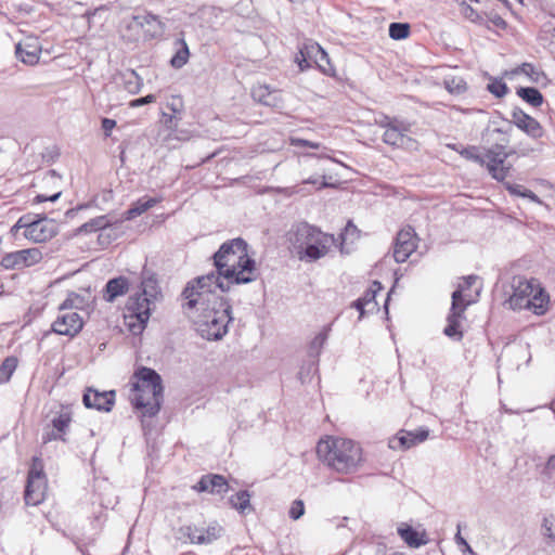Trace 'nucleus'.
<instances>
[{
	"label": "nucleus",
	"mask_w": 555,
	"mask_h": 555,
	"mask_svg": "<svg viewBox=\"0 0 555 555\" xmlns=\"http://www.w3.org/2000/svg\"><path fill=\"white\" fill-rule=\"evenodd\" d=\"M216 272L193 279L195 284L228 293L231 285L248 284L257 279L256 261L248 256V244L242 237L222 243L212 255Z\"/></svg>",
	"instance_id": "1"
},
{
	"label": "nucleus",
	"mask_w": 555,
	"mask_h": 555,
	"mask_svg": "<svg viewBox=\"0 0 555 555\" xmlns=\"http://www.w3.org/2000/svg\"><path fill=\"white\" fill-rule=\"evenodd\" d=\"M217 289L188 282L182 292L185 299L183 309L198 311L194 321L198 335L207 340H219L228 333L232 322V306L229 300L217 294Z\"/></svg>",
	"instance_id": "2"
},
{
	"label": "nucleus",
	"mask_w": 555,
	"mask_h": 555,
	"mask_svg": "<svg viewBox=\"0 0 555 555\" xmlns=\"http://www.w3.org/2000/svg\"><path fill=\"white\" fill-rule=\"evenodd\" d=\"M287 240L299 260L314 262L327 255L336 238L306 221L294 224Z\"/></svg>",
	"instance_id": "3"
},
{
	"label": "nucleus",
	"mask_w": 555,
	"mask_h": 555,
	"mask_svg": "<svg viewBox=\"0 0 555 555\" xmlns=\"http://www.w3.org/2000/svg\"><path fill=\"white\" fill-rule=\"evenodd\" d=\"M319 460L332 470L339 474L354 473L361 465L362 449L351 439L327 437L317 446Z\"/></svg>",
	"instance_id": "4"
},
{
	"label": "nucleus",
	"mask_w": 555,
	"mask_h": 555,
	"mask_svg": "<svg viewBox=\"0 0 555 555\" xmlns=\"http://www.w3.org/2000/svg\"><path fill=\"white\" fill-rule=\"evenodd\" d=\"M134 377L138 382L133 385L135 393L131 400L132 405L135 410H142L143 417H154L164 398L162 377L154 369L146 366L139 367Z\"/></svg>",
	"instance_id": "5"
},
{
	"label": "nucleus",
	"mask_w": 555,
	"mask_h": 555,
	"mask_svg": "<svg viewBox=\"0 0 555 555\" xmlns=\"http://www.w3.org/2000/svg\"><path fill=\"white\" fill-rule=\"evenodd\" d=\"M153 300L134 293L129 296L125 307V323L133 335L141 334L151 317Z\"/></svg>",
	"instance_id": "6"
},
{
	"label": "nucleus",
	"mask_w": 555,
	"mask_h": 555,
	"mask_svg": "<svg viewBox=\"0 0 555 555\" xmlns=\"http://www.w3.org/2000/svg\"><path fill=\"white\" fill-rule=\"evenodd\" d=\"M470 301H465L461 289H455L452 293V302L450 312L447 317V326L443 333L449 338L461 340L463 332L461 331V320L464 318V312Z\"/></svg>",
	"instance_id": "7"
},
{
	"label": "nucleus",
	"mask_w": 555,
	"mask_h": 555,
	"mask_svg": "<svg viewBox=\"0 0 555 555\" xmlns=\"http://www.w3.org/2000/svg\"><path fill=\"white\" fill-rule=\"evenodd\" d=\"M506 152L504 145L495 144L483 154V165L489 170L491 177L496 181H504L508 175V167H504L506 158L511 155Z\"/></svg>",
	"instance_id": "8"
},
{
	"label": "nucleus",
	"mask_w": 555,
	"mask_h": 555,
	"mask_svg": "<svg viewBox=\"0 0 555 555\" xmlns=\"http://www.w3.org/2000/svg\"><path fill=\"white\" fill-rule=\"evenodd\" d=\"M41 259V250L33 247L5 254L0 261V266L5 270H21L40 262Z\"/></svg>",
	"instance_id": "9"
},
{
	"label": "nucleus",
	"mask_w": 555,
	"mask_h": 555,
	"mask_svg": "<svg viewBox=\"0 0 555 555\" xmlns=\"http://www.w3.org/2000/svg\"><path fill=\"white\" fill-rule=\"evenodd\" d=\"M535 280H526L521 276L513 278L512 289L513 293L509 295L506 304H508L509 308L513 310H521L526 309L529 305L530 296L532 294L533 285Z\"/></svg>",
	"instance_id": "10"
},
{
	"label": "nucleus",
	"mask_w": 555,
	"mask_h": 555,
	"mask_svg": "<svg viewBox=\"0 0 555 555\" xmlns=\"http://www.w3.org/2000/svg\"><path fill=\"white\" fill-rule=\"evenodd\" d=\"M415 248L416 243L414 229L408 227L405 229L400 230L397 233L393 244V258L396 262L402 263L406 261V259L411 256Z\"/></svg>",
	"instance_id": "11"
},
{
	"label": "nucleus",
	"mask_w": 555,
	"mask_h": 555,
	"mask_svg": "<svg viewBox=\"0 0 555 555\" xmlns=\"http://www.w3.org/2000/svg\"><path fill=\"white\" fill-rule=\"evenodd\" d=\"M429 436L427 428H420L415 431L400 430L388 441V447L396 451H405L424 442Z\"/></svg>",
	"instance_id": "12"
},
{
	"label": "nucleus",
	"mask_w": 555,
	"mask_h": 555,
	"mask_svg": "<svg viewBox=\"0 0 555 555\" xmlns=\"http://www.w3.org/2000/svg\"><path fill=\"white\" fill-rule=\"evenodd\" d=\"M83 327V321L78 312L67 311L60 313L52 323V330L59 335L74 337Z\"/></svg>",
	"instance_id": "13"
},
{
	"label": "nucleus",
	"mask_w": 555,
	"mask_h": 555,
	"mask_svg": "<svg viewBox=\"0 0 555 555\" xmlns=\"http://www.w3.org/2000/svg\"><path fill=\"white\" fill-rule=\"evenodd\" d=\"M115 390L99 391L93 388H87L82 396V402L87 409L109 412L115 403Z\"/></svg>",
	"instance_id": "14"
},
{
	"label": "nucleus",
	"mask_w": 555,
	"mask_h": 555,
	"mask_svg": "<svg viewBox=\"0 0 555 555\" xmlns=\"http://www.w3.org/2000/svg\"><path fill=\"white\" fill-rule=\"evenodd\" d=\"M56 233L57 229L54 221L42 215L38 222L30 227V230L24 231V236L35 243H43L52 238Z\"/></svg>",
	"instance_id": "15"
},
{
	"label": "nucleus",
	"mask_w": 555,
	"mask_h": 555,
	"mask_svg": "<svg viewBox=\"0 0 555 555\" xmlns=\"http://www.w3.org/2000/svg\"><path fill=\"white\" fill-rule=\"evenodd\" d=\"M513 124L532 139H539L543 135V128L532 116L525 113L521 108L515 107L512 112Z\"/></svg>",
	"instance_id": "16"
},
{
	"label": "nucleus",
	"mask_w": 555,
	"mask_h": 555,
	"mask_svg": "<svg viewBox=\"0 0 555 555\" xmlns=\"http://www.w3.org/2000/svg\"><path fill=\"white\" fill-rule=\"evenodd\" d=\"M197 492H209L212 494H223L229 490L227 479L218 474L204 475L193 487Z\"/></svg>",
	"instance_id": "17"
},
{
	"label": "nucleus",
	"mask_w": 555,
	"mask_h": 555,
	"mask_svg": "<svg viewBox=\"0 0 555 555\" xmlns=\"http://www.w3.org/2000/svg\"><path fill=\"white\" fill-rule=\"evenodd\" d=\"M47 478H27L24 500L27 505L36 506L44 500Z\"/></svg>",
	"instance_id": "18"
},
{
	"label": "nucleus",
	"mask_w": 555,
	"mask_h": 555,
	"mask_svg": "<svg viewBox=\"0 0 555 555\" xmlns=\"http://www.w3.org/2000/svg\"><path fill=\"white\" fill-rule=\"evenodd\" d=\"M129 288L128 278L119 275L109 279L102 291V298L106 302H114L118 297L126 295Z\"/></svg>",
	"instance_id": "19"
},
{
	"label": "nucleus",
	"mask_w": 555,
	"mask_h": 555,
	"mask_svg": "<svg viewBox=\"0 0 555 555\" xmlns=\"http://www.w3.org/2000/svg\"><path fill=\"white\" fill-rule=\"evenodd\" d=\"M410 131V124L405 120L395 121L393 126L387 128L383 133V142L393 147L403 146L405 140H410L406 133Z\"/></svg>",
	"instance_id": "20"
},
{
	"label": "nucleus",
	"mask_w": 555,
	"mask_h": 555,
	"mask_svg": "<svg viewBox=\"0 0 555 555\" xmlns=\"http://www.w3.org/2000/svg\"><path fill=\"white\" fill-rule=\"evenodd\" d=\"M332 325L327 324L323 326L321 332L315 335V337L312 339V341L309 345L308 349V356L311 358V362L308 364L307 367V375H309L312 371H317V364L319 361V356L321 353V349L323 348L324 344L326 343L330 332H331Z\"/></svg>",
	"instance_id": "21"
},
{
	"label": "nucleus",
	"mask_w": 555,
	"mask_h": 555,
	"mask_svg": "<svg viewBox=\"0 0 555 555\" xmlns=\"http://www.w3.org/2000/svg\"><path fill=\"white\" fill-rule=\"evenodd\" d=\"M397 532L409 547L420 548L428 543L425 531L420 532L406 522H401L397 528Z\"/></svg>",
	"instance_id": "22"
},
{
	"label": "nucleus",
	"mask_w": 555,
	"mask_h": 555,
	"mask_svg": "<svg viewBox=\"0 0 555 555\" xmlns=\"http://www.w3.org/2000/svg\"><path fill=\"white\" fill-rule=\"evenodd\" d=\"M529 300L530 302L526 309L531 310L534 314L543 315L548 310L550 296L537 281L534 282Z\"/></svg>",
	"instance_id": "23"
},
{
	"label": "nucleus",
	"mask_w": 555,
	"mask_h": 555,
	"mask_svg": "<svg viewBox=\"0 0 555 555\" xmlns=\"http://www.w3.org/2000/svg\"><path fill=\"white\" fill-rule=\"evenodd\" d=\"M309 50L310 54H312V61L319 70L326 76H335V68L331 63L327 52L317 42H310Z\"/></svg>",
	"instance_id": "24"
},
{
	"label": "nucleus",
	"mask_w": 555,
	"mask_h": 555,
	"mask_svg": "<svg viewBox=\"0 0 555 555\" xmlns=\"http://www.w3.org/2000/svg\"><path fill=\"white\" fill-rule=\"evenodd\" d=\"M138 293L152 300H156L157 297L162 295L155 273L143 269L140 283V292Z\"/></svg>",
	"instance_id": "25"
},
{
	"label": "nucleus",
	"mask_w": 555,
	"mask_h": 555,
	"mask_svg": "<svg viewBox=\"0 0 555 555\" xmlns=\"http://www.w3.org/2000/svg\"><path fill=\"white\" fill-rule=\"evenodd\" d=\"M160 202L157 197H142L134 202L129 209L124 212L125 220H132L135 217L144 214L150 208L154 207Z\"/></svg>",
	"instance_id": "26"
},
{
	"label": "nucleus",
	"mask_w": 555,
	"mask_h": 555,
	"mask_svg": "<svg viewBox=\"0 0 555 555\" xmlns=\"http://www.w3.org/2000/svg\"><path fill=\"white\" fill-rule=\"evenodd\" d=\"M40 49L35 44L29 43H17L15 47V54L17 59L27 64L34 65L39 61Z\"/></svg>",
	"instance_id": "27"
},
{
	"label": "nucleus",
	"mask_w": 555,
	"mask_h": 555,
	"mask_svg": "<svg viewBox=\"0 0 555 555\" xmlns=\"http://www.w3.org/2000/svg\"><path fill=\"white\" fill-rule=\"evenodd\" d=\"M250 498L251 494L248 490H241L229 498V503L232 508L244 515L254 512V507L250 504Z\"/></svg>",
	"instance_id": "28"
},
{
	"label": "nucleus",
	"mask_w": 555,
	"mask_h": 555,
	"mask_svg": "<svg viewBox=\"0 0 555 555\" xmlns=\"http://www.w3.org/2000/svg\"><path fill=\"white\" fill-rule=\"evenodd\" d=\"M120 80L124 88L131 94H137L143 87V79L138 75L134 69H126L119 73Z\"/></svg>",
	"instance_id": "29"
},
{
	"label": "nucleus",
	"mask_w": 555,
	"mask_h": 555,
	"mask_svg": "<svg viewBox=\"0 0 555 555\" xmlns=\"http://www.w3.org/2000/svg\"><path fill=\"white\" fill-rule=\"evenodd\" d=\"M514 74H524L526 75L530 81L538 83V85H545L547 79V76L544 72L538 69L533 64L531 63H522L518 67H516L513 72Z\"/></svg>",
	"instance_id": "30"
},
{
	"label": "nucleus",
	"mask_w": 555,
	"mask_h": 555,
	"mask_svg": "<svg viewBox=\"0 0 555 555\" xmlns=\"http://www.w3.org/2000/svg\"><path fill=\"white\" fill-rule=\"evenodd\" d=\"M176 44L179 47L175 54L171 56L169 63L172 68L180 69L188 63L190 57V50L184 38L177 39Z\"/></svg>",
	"instance_id": "31"
},
{
	"label": "nucleus",
	"mask_w": 555,
	"mask_h": 555,
	"mask_svg": "<svg viewBox=\"0 0 555 555\" xmlns=\"http://www.w3.org/2000/svg\"><path fill=\"white\" fill-rule=\"evenodd\" d=\"M516 94L533 107L541 106L544 101L543 94L534 87H519Z\"/></svg>",
	"instance_id": "32"
},
{
	"label": "nucleus",
	"mask_w": 555,
	"mask_h": 555,
	"mask_svg": "<svg viewBox=\"0 0 555 555\" xmlns=\"http://www.w3.org/2000/svg\"><path fill=\"white\" fill-rule=\"evenodd\" d=\"M253 99L267 106H275L278 102L276 93L271 91L268 86H258L251 91Z\"/></svg>",
	"instance_id": "33"
},
{
	"label": "nucleus",
	"mask_w": 555,
	"mask_h": 555,
	"mask_svg": "<svg viewBox=\"0 0 555 555\" xmlns=\"http://www.w3.org/2000/svg\"><path fill=\"white\" fill-rule=\"evenodd\" d=\"M502 182L504 184V188L508 191L511 195L528 198L533 203L541 204V199L539 198V196L531 190H528L524 188L521 184L514 183L511 181L504 180Z\"/></svg>",
	"instance_id": "34"
},
{
	"label": "nucleus",
	"mask_w": 555,
	"mask_h": 555,
	"mask_svg": "<svg viewBox=\"0 0 555 555\" xmlns=\"http://www.w3.org/2000/svg\"><path fill=\"white\" fill-rule=\"evenodd\" d=\"M111 225L107 216H98L77 229L78 233H92L96 231H105Z\"/></svg>",
	"instance_id": "35"
},
{
	"label": "nucleus",
	"mask_w": 555,
	"mask_h": 555,
	"mask_svg": "<svg viewBox=\"0 0 555 555\" xmlns=\"http://www.w3.org/2000/svg\"><path fill=\"white\" fill-rule=\"evenodd\" d=\"M70 423H72V414L67 409H62L51 420L52 428L60 431L64 436L67 433Z\"/></svg>",
	"instance_id": "36"
},
{
	"label": "nucleus",
	"mask_w": 555,
	"mask_h": 555,
	"mask_svg": "<svg viewBox=\"0 0 555 555\" xmlns=\"http://www.w3.org/2000/svg\"><path fill=\"white\" fill-rule=\"evenodd\" d=\"M410 24L409 23H400L392 22L389 25L388 33L389 37L393 40H403L410 35Z\"/></svg>",
	"instance_id": "37"
},
{
	"label": "nucleus",
	"mask_w": 555,
	"mask_h": 555,
	"mask_svg": "<svg viewBox=\"0 0 555 555\" xmlns=\"http://www.w3.org/2000/svg\"><path fill=\"white\" fill-rule=\"evenodd\" d=\"M310 42L305 44L295 56V62L297 63L300 72H305L311 67L312 54H310Z\"/></svg>",
	"instance_id": "38"
},
{
	"label": "nucleus",
	"mask_w": 555,
	"mask_h": 555,
	"mask_svg": "<svg viewBox=\"0 0 555 555\" xmlns=\"http://www.w3.org/2000/svg\"><path fill=\"white\" fill-rule=\"evenodd\" d=\"M17 366V360L14 357L4 359L0 365V383H7L10 380L12 374Z\"/></svg>",
	"instance_id": "39"
},
{
	"label": "nucleus",
	"mask_w": 555,
	"mask_h": 555,
	"mask_svg": "<svg viewBox=\"0 0 555 555\" xmlns=\"http://www.w3.org/2000/svg\"><path fill=\"white\" fill-rule=\"evenodd\" d=\"M383 288L382 283L378 281H374L372 286L367 288L363 296L359 297L360 300H362L366 306L373 305L372 310L377 307V302L375 300L376 294L378 291Z\"/></svg>",
	"instance_id": "40"
},
{
	"label": "nucleus",
	"mask_w": 555,
	"mask_h": 555,
	"mask_svg": "<svg viewBox=\"0 0 555 555\" xmlns=\"http://www.w3.org/2000/svg\"><path fill=\"white\" fill-rule=\"evenodd\" d=\"M42 215H24L12 227L11 232L16 233L20 229L30 230L33 224H36Z\"/></svg>",
	"instance_id": "41"
},
{
	"label": "nucleus",
	"mask_w": 555,
	"mask_h": 555,
	"mask_svg": "<svg viewBox=\"0 0 555 555\" xmlns=\"http://www.w3.org/2000/svg\"><path fill=\"white\" fill-rule=\"evenodd\" d=\"M460 155L467 160H472L480 166H483V154L480 153L477 146H467L462 149Z\"/></svg>",
	"instance_id": "42"
},
{
	"label": "nucleus",
	"mask_w": 555,
	"mask_h": 555,
	"mask_svg": "<svg viewBox=\"0 0 555 555\" xmlns=\"http://www.w3.org/2000/svg\"><path fill=\"white\" fill-rule=\"evenodd\" d=\"M487 90L495 98H503L507 91V85L499 78H493L487 86Z\"/></svg>",
	"instance_id": "43"
},
{
	"label": "nucleus",
	"mask_w": 555,
	"mask_h": 555,
	"mask_svg": "<svg viewBox=\"0 0 555 555\" xmlns=\"http://www.w3.org/2000/svg\"><path fill=\"white\" fill-rule=\"evenodd\" d=\"M81 304L82 298L76 293H70L68 294L67 298L60 305V313L73 311L74 308H79Z\"/></svg>",
	"instance_id": "44"
},
{
	"label": "nucleus",
	"mask_w": 555,
	"mask_h": 555,
	"mask_svg": "<svg viewBox=\"0 0 555 555\" xmlns=\"http://www.w3.org/2000/svg\"><path fill=\"white\" fill-rule=\"evenodd\" d=\"M305 503L302 500H294L291 504L288 516L293 520H298L305 515Z\"/></svg>",
	"instance_id": "45"
},
{
	"label": "nucleus",
	"mask_w": 555,
	"mask_h": 555,
	"mask_svg": "<svg viewBox=\"0 0 555 555\" xmlns=\"http://www.w3.org/2000/svg\"><path fill=\"white\" fill-rule=\"evenodd\" d=\"M447 89L451 93L461 94L466 90V82L462 78H452L444 81Z\"/></svg>",
	"instance_id": "46"
},
{
	"label": "nucleus",
	"mask_w": 555,
	"mask_h": 555,
	"mask_svg": "<svg viewBox=\"0 0 555 555\" xmlns=\"http://www.w3.org/2000/svg\"><path fill=\"white\" fill-rule=\"evenodd\" d=\"M542 532L545 537L555 540V516H545L542 521Z\"/></svg>",
	"instance_id": "47"
},
{
	"label": "nucleus",
	"mask_w": 555,
	"mask_h": 555,
	"mask_svg": "<svg viewBox=\"0 0 555 555\" xmlns=\"http://www.w3.org/2000/svg\"><path fill=\"white\" fill-rule=\"evenodd\" d=\"M44 478L46 474L43 472V464L42 461L35 456L33 457L31 466L28 472L27 478Z\"/></svg>",
	"instance_id": "48"
},
{
	"label": "nucleus",
	"mask_w": 555,
	"mask_h": 555,
	"mask_svg": "<svg viewBox=\"0 0 555 555\" xmlns=\"http://www.w3.org/2000/svg\"><path fill=\"white\" fill-rule=\"evenodd\" d=\"M218 538V534L216 533V528H208L207 533H201L198 535H193L192 542L197 544H206L210 543L211 541L216 540Z\"/></svg>",
	"instance_id": "49"
},
{
	"label": "nucleus",
	"mask_w": 555,
	"mask_h": 555,
	"mask_svg": "<svg viewBox=\"0 0 555 555\" xmlns=\"http://www.w3.org/2000/svg\"><path fill=\"white\" fill-rule=\"evenodd\" d=\"M402 119L398 117H390L384 114H380L378 117L375 118V124L379 126L380 128H384L387 130V128H390L393 126L395 121H401Z\"/></svg>",
	"instance_id": "50"
},
{
	"label": "nucleus",
	"mask_w": 555,
	"mask_h": 555,
	"mask_svg": "<svg viewBox=\"0 0 555 555\" xmlns=\"http://www.w3.org/2000/svg\"><path fill=\"white\" fill-rule=\"evenodd\" d=\"M57 440H61L63 442L66 441L65 436L62 435L60 431H57L53 428L51 430H48V429L44 430V433L42 435L43 443H49L51 441H57Z\"/></svg>",
	"instance_id": "51"
},
{
	"label": "nucleus",
	"mask_w": 555,
	"mask_h": 555,
	"mask_svg": "<svg viewBox=\"0 0 555 555\" xmlns=\"http://www.w3.org/2000/svg\"><path fill=\"white\" fill-rule=\"evenodd\" d=\"M178 120L179 118L177 117V114H168L166 112L162 113V122L169 130L177 128Z\"/></svg>",
	"instance_id": "52"
},
{
	"label": "nucleus",
	"mask_w": 555,
	"mask_h": 555,
	"mask_svg": "<svg viewBox=\"0 0 555 555\" xmlns=\"http://www.w3.org/2000/svg\"><path fill=\"white\" fill-rule=\"evenodd\" d=\"M156 101V96L154 94H147L145 96H141L134 99L130 102V107H140Z\"/></svg>",
	"instance_id": "53"
},
{
	"label": "nucleus",
	"mask_w": 555,
	"mask_h": 555,
	"mask_svg": "<svg viewBox=\"0 0 555 555\" xmlns=\"http://www.w3.org/2000/svg\"><path fill=\"white\" fill-rule=\"evenodd\" d=\"M101 124L105 137H109L112 130L116 127V120L105 117L102 119Z\"/></svg>",
	"instance_id": "54"
},
{
	"label": "nucleus",
	"mask_w": 555,
	"mask_h": 555,
	"mask_svg": "<svg viewBox=\"0 0 555 555\" xmlns=\"http://www.w3.org/2000/svg\"><path fill=\"white\" fill-rule=\"evenodd\" d=\"M62 195V192L59 191L50 196H47V195H43V194H38L35 198H34V202L35 203H43V202H55L57 201Z\"/></svg>",
	"instance_id": "55"
},
{
	"label": "nucleus",
	"mask_w": 555,
	"mask_h": 555,
	"mask_svg": "<svg viewBox=\"0 0 555 555\" xmlns=\"http://www.w3.org/2000/svg\"><path fill=\"white\" fill-rule=\"evenodd\" d=\"M477 279H478V276L474 275V274L464 276L463 284L460 285V287L457 289H461L463 292L464 289L470 288L476 283Z\"/></svg>",
	"instance_id": "56"
},
{
	"label": "nucleus",
	"mask_w": 555,
	"mask_h": 555,
	"mask_svg": "<svg viewBox=\"0 0 555 555\" xmlns=\"http://www.w3.org/2000/svg\"><path fill=\"white\" fill-rule=\"evenodd\" d=\"M182 107V102L180 98H173L172 102L167 103V108L172 112V114H180Z\"/></svg>",
	"instance_id": "57"
},
{
	"label": "nucleus",
	"mask_w": 555,
	"mask_h": 555,
	"mask_svg": "<svg viewBox=\"0 0 555 555\" xmlns=\"http://www.w3.org/2000/svg\"><path fill=\"white\" fill-rule=\"evenodd\" d=\"M351 307L359 311L360 319L363 318V315L365 314L366 305L362 300L358 298L351 304Z\"/></svg>",
	"instance_id": "58"
},
{
	"label": "nucleus",
	"mask_w": 555,
	"mask_h": 555,
	"mask_svg": "<svg viewBox=\"0 0 555 555\" xmlns=\"http://www.w3.org/2000/svg\"><path fill=\"white\" fill-rule=\"evenodd\" d=\"M545 470L550 476L555 474V455H552L545 466Z\"/></svg>",
	"instance_id": "59"
},
{
	"label": "nucleus",
	"mask_w": 555,
	"mask_h": 555,
	"mask_svg": "<svg viewBox=\"0 0 555 555\" xmlns=\"http://www.w3.org/2000/svg\"><path fill=\"white\" fill-rule=\"evenodd\" d=\"M292 142H293L294 145H305V146H310L312 149H318L319 147L318 143H313V142H310V141H307V140H302V139H294Z\"/></svg>",
	"instance_id": "60"
},
{
	"label": "nucleus",
	"mask_w": 555,
	"mask_h": 555,
	"mask_svg": "<svg viewBox=\"0 0 555 555\" xmlns=\"http://www.w3.org/2000/svg\"><path fill=\"white\" fill-rule=\"evenodd\" d=\"M454 541L459 547H462L467 542L461 534V524L457 525V532L455 533Z\"/></svg>",
	"instance_id": "61"
},
{
	"label": "nucleus",
	"mask_w": 555,
	"mask_h": 555,
	"mask_svg": "<svg viewBox=\"0 0 555 555\" xmlns=\"http://www.w3.org/2000/svg\"><path fill=\"white\" fill-rule=\"evenodd\" d=\"M356 230L357 228L352 224L351 221H349L345 228L344 233L340 234L341 240L345 241V236L349 233V231L354 232Z\"/></svg>",
	"instance_id": "62"
},
{
	"label": "nucleus",
	"mask_w": 555,
	"mask_h": 555,
	"mask_svg": "<svg viewBox=\"0 0 555 555\" xmlns=\"http://www.w3.org/2000/svg\"><path fill=\"white\" fill-rule=\"evenodd\" d=\"M460 550L462 553L474 554V551H473L472 546L468 544V542H466L462 547H460Z\"/></svg>",
	"instance_id": "63"
},
{
	"label": "nucleus",
	"mask_w": 555,
	"mask_h": 555,
	"mask_svg": "<svg viewBox=\"0 0 555 555\" xmlns=\"http://www.w3.org/2000/svg\"><path fill=\"white\" fill-rule=\"evenodd\" d=\"M142 18L144 22L146 23H150V21H156V16L152 15V14H147V15H144V16H137L135 20H140Z\"/></svg>",
	"instance_id": "64"
}]
</instances>
